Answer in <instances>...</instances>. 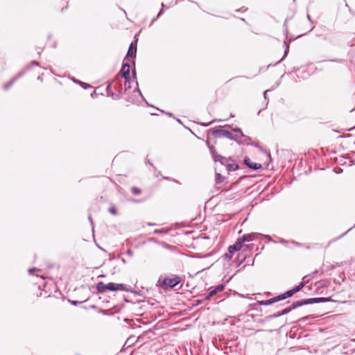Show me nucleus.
Instances as JSON below:
<instances>
[{
  "mask_svg": "<svg viewBox=\"0 0 355 355\" xmlns=\"http://www.w3.org/2000/svg\"><path fill=\"white\" fill-rule=\"evenodd\" d=\"M96 289L99 293H104L106 291H129L130 289L125 284H116L113 282H110L107 284L101 282H98L96 285Z\"/></svg>",
  "mask_w": 355,
  "mask_h": 355,
  "instance_id": "obj_1",
  "label": "nucleus"
},
{
  "mask_svg": "<svg viewBox=\"0 0 355 355\" xmlns=\"http://www.w3.org/2000/svg\"><path fill=\"white\" fill-rule=\"evenodd\" d=\"M261 235L260 233L252 232L243 234L242 236L239 237L234 244L231 245L232 250H241L243 243L245 242H250L257 239Z\"/></svg>",
  "mask_w": 355,
  "mask_h": 355,
  "instance_id": "obj_2",
  "label": "nucleus"
},
{
  "mask_svg": "<svg viewBox=\"0 0 355 355\" xmlns=\"http://www.w3.org/2000/svg\"><path fill=\"white\" fill-rule=\"evenodd\" d=\"M182 280V278L178 275H173L171 277L159 278L158 282L163 289L173 288L178 285Z\"/></svg>",
  "mask_w": 355,
  "mask_h": 355,
  "instance_id": "obj_3",
  "label": "nucleus"
},
{
  "mask_svg": "<svg viewBox=\"0 0 355 355\" xmlns=\"http://www.w3.org/2000/svg\"><path fill=\"white\" fill-rule=\"evenodd\" d=\"M304 286V283L301 282L298 286H295L291 290L285 292L284 294L278 295L279 301L291 297L293 295L300 291Z\"/></svg>",
  "mask_w": 355,
  "mask_h": 355,
  "instance_id": "obj_4",
  "label": "nucleus"
},
{
  "mask_svg": "<svg viewBox=\"0 0 355 355\" xmlns=\"http://www.w3.org/2000/svg\"><path fill=\"white\" fill-rule=\"evenodd\" d=\"M211 134L216 138L225 137L230 139L232 137V133L227 130L223 129L221 126H219L218 129L212 130Z\"/></svg>",
  "mask_w": 355,
  "mask_h": 355,
  "instance_id": "obj_5",
  "label": "nucleus"
},
{
  "mask_svg": "<svg viewBox=\"0 0 355 355\" xmlns=\"http://www.w3.org/2000/svg\"><path fill=\"white\" fill-rule=\"evenodd\" d=\"M327 301H329V299L326 297L309 298L302 302H296L295 303H294V307H298L300 306L308 304L324 302Z\"/></svg>",
  "mask_w": 355,
  "mask_h": 355,
  "instance_id": "obj_6",
  "label": "nucleus"
},
{
  "mask_svg": "<svg viewBox=\"0 0 355 355\" xmlns=\"http://www.w3.org/2000/svg\"><path fill=\"white\" fill-rule=\"evenodd\" d=\"M238 259L239 261V265L244 263V265L243 266L244 267L250 266L254 264V259L250 256L248 257L246 255L239 253Z\"/></svg>",
  "mask_w": 355,
  "mask_h": 355,
  "instance_id": "obj_7",
  "label": "nucleus"
},
{
  "mask_svg": "<svg viewBox=\"0 0 355 355\" xmlns=\"http://www.w3.org/2000/svg\"><path fill=\"white\" fill-rule=\"evenodd\" d=\"M279 242L288 248H292L293 246H296V247H304L308 249L309 248V245H306L304 244H302L301 243H298V242H296L294 241H287L284 239H280Z\"/></svg>",
  "mask_w": 355,
  "mask_h": 355,
  "instance_id": "obj_8",
  "label": "nucleus"
},
{
  "mask_svg": "<svg viewBox=\"0 0 355 355\" xmlns=\"http://www.w3.org/2000/svg\"><path fill=\"white\" fill-rule=\"evenodd\" d=\"M25 70H22L19 71L17 75H15L8 83L5 84L3 87L4 90H8L18 79L22 77L25 73Z\"/></svg>",
  "mask_w": 355,
  "mask_h": 355,
  "instance_id": "obj_9",
  "label": "nucleus"
},
{
  "mask_svg": "<svg viewBox=\"0 0 355 355\" xmlns=\"http://www.w3.org/2000/svg\"><path fill=\"white\" fill-rule=\"evenodd\" d=\"M130 64L128 63H123L122 68L120 71V74L125 79L130 78Z\"/></svg>",
  "mask_w": 355,
  "mask_h": 355,
  "instance_id": "obj_10",
  "label": "nucleus"
},
{
  "mask_svg": "<svg viewBox=\"0 0 355 355\" xmlns=\"http://www.w3.org/2000/svg\"><path fill=\"white\" fill-rule=\"evenodd\" d=\"M244 163L248 168H250L252 170H254V171L258 170L261 168V164L252 162L250 159L248 157H245Z\"/></svg>",
  "mask_w": 355,
  "mask_h": 355,
  "instance_id": "obj_11",
  "label": "nucleus"
},
{
  "mask_svg": "<svg viewBox=\"0 0 355 355\" xmlns=\"http://www.w3.org/2000/svg\"><path fill=\"white\" fill-rule=\"evenodd\" d=\"M224 289V286L220 284L217 286L214 289L211 290L208 295L205 297V300H209L212 296L216 295V293L223 291Z\"/></svg>",
  "mask_w": 355,
  "mask_h": 355,
  "instance_id": "obj_12",
  "label": "nucleus"
},
{
  "mask_svg": "<svg viewBox=\"0 0 355 355\" xmlns=\"http://www.w3.org/2000/svg\"><path fill=\"white\" fill-rule=\"evenodd\" d=\"M296 307H294V304L292 305V306L291 307H288V308H286L284 309L282 312L280 313H277L276 314H274V315H269L266 318V319H271V318H278V317H280L282 315H286L287 313H288L291 310L295 309Z\"/></svg>",
  "mask_w": 355,
  "mask_h": 355,
  "instance_id": "obj_13",
  "label": "nucleus"
},
{
  "mask_svg": "<svg viewBox=\"0 0 355 355\" xmlns=\"http://www.w3.org/2000/svg\"><path fill=\"white\" fill-rule=\"evenodd\" d=\"M279 301V298H278V296H277V297L270 298V299H269L268 300L258 301L257 302V304L268 306V305L272 304L273 303L277 302Z\"/></svg>",
  "mask_w": 355,
  "mask_h": 355,
  "instance_id": "obj_14",
  "label": "nucleus"
},
{
  "mask_svg": "<svg viewBox=\"0 0 355 355\" xmlns=\"http://www.w3.org/2000/svg\"><path fill=\"white\" fill-rule=\"evenodd\" d=\"M28 272L29 275H35L37 277H40L42 279H44L42 270L38 268H31Z\"/></svg>",
  "mask_w": 355,
  "mask_h": 355,
  "instance_id": "obj_15",
  "label": "nucleus"
},
{
  "mask_svg": "<svg viewBox=\"0 0 355 355\" xmlns=\"http://www.w3.org/2000/svg\"><path fill=\"white\" fill-rule=\"evenodd\" d=\"M136 53H137V46H136V45H134L133 43H131V44L129 46L126 57L135 58Z\"/></svg>",
  "mask_w": 355,
  "mask_h": 355,
  "instance_id": "obj_16",
  "label": "nucleus"
},
{
  "mask_svg": "<svg viewBox=\"0 0 355 355\" xmlns=\"http://www.w3.org/2000/svg\"><path fill=\"white\" fill-rule=\"evenodd\" d=\"M135 78V76H134L132 80H131L130 78L129 79H125L124 92L127 91L128 89L132 87L131 83L134 82Z\"/></svg>",
  "mask_w": 355,
  "mask_h": 355,
  "instance_id": "obj_17",
  "label": "nucleus"
},
{
  "mask_svg": "<svg viewBox=\"0 0 355 355\" xmlns=\"http://www.w3.org/2000/svg\"><path fill=\"white\" fill-rule=\"evenodd\" d=\"M237 250H232L231 245H230L228 248V252L225 253L222 257L224 259L230 260L232 257L233 254Z\"/></svg>",
  "mask_w": 355,
  "mask_h": 355,
  "instance_id": "obj_18",
  "label": "nucleus"
},
{
  "mask_svg": "<svg viewBox=\"0 0 355 355\" xmlns=\"http://www.w3.org/2000/svg\"><path fill=\"white\" fill-rule=\"evenodd\" d=\"M214 159L215 162H219L223 165L225 164V163L228 161V159L226 157L220 155H217L216 156H215Z\"/></svg>",
  "mask_w": 355,
  "mask_h": 355,
  "instance_id": "obj_19",
  "label": "nucleus"
},
{
  "mask_svg": "<svg viewBox=\"0 0 355 355\" xmlns=\"http://www.w3.org/2000/svg\"><path fill=\"white\" fill-rule=\"evenodd\" d=\"M241 137L243 138L241 140V144H246V145H252L251 144V138L248 136H246L243 134V136H241Z\"/></svg>",
  "mask_w": 355,
  "mask_h": 355,
  "instance_id": "obj_20",
  "label": "nucleus"
},
{
  "mask_svg": "<svg viewBox=\"0 0 355 355\" xmlns=\"http://www.w3.org/2000/svg\"><path fill=\"white\" fill-rule=\"evenodd\" d=\"M224 180H225V177H223L220 173H216V179H215L216 184H219L222 183L224 181Z\"/></svg>",
  "mask_w": 355,
  "mask_h": 355,
  "instance_id": "obj_21",
  "label": "nucleus"
},
{
  "mask_svg": "<svg viewBox=\"0 0 355 355\" xmlns=\"http://www.w3.org/2000/svg\"><path fill=\"white\" fill-rule=\"evenodd\" d=\"M207 146L209 147L210 153L211 154V155L213 157V159H214L215 157V156H216L218 155L216 151V150H215V148L213 146H211L208 141H207Z\"/></svg>",
  "mask_w": 355,
  "mask_h": 355,
  "instance_id": "obj_22",
  "label": "nucleus"
},
{
  "mask_svg": "<svg viewBox=\"0 0 355 355\" xmlns=\"http://www.w3.org/2000/svg\"><path fill=\"white\" fill-rule=\"evenodd\" d=\"M226 167L228 171H235L239 168V166L237 164H227Z\"/></svg>",
  "mask_w": 355,
  "mask_h": 355,
  "instance_id": "obj_23",
  "label": "nucleus"
},
{
  "mask_svg": "<svg viewBox=\"0 0 355 355\" xmlns=\"http://www.w3.org/2000/svg\"><path fill=\"white\" fill-rule=\"evenodd\" d=\"M284 45H285V51H284V55H283L282 58L277 63H279V62L283 60L285 58V57L288 53V51H289V43L287 42H284Z\"/></svg>",
  "mask_w": 355,
  "mask_h": 355,
  "instance_id": "obj_24",
  "label": "nucleus"
},
{
  "mask_svg": "<svg viewBox=\"0 0 355 355\" xmlns=\"http://www.w3.org/2000/svg\"><path fill=\"white\" fill-rule=\"evenodd\" d=\"M240 138H241L240 135H234L233 134H232V137H230V139L235 141L239 144H241L242 142H241V139Z\"/></svg>",
  "mask_w": 355,
  "mask_h": 355,
  "instance_id": "obj_25",
  "label": "nucleus"
},
{
  "mask_svg": "<svg viewBox=\"0 0 355 355\" xmlns=\"http://www.w3.org/2000/svg\"><path fill=\"white\" fill-rule=\"evenodd\" d=\"M131 191L134 195H139L141 193V190L136 187H132Z\"/></svg>",
  "mask_w": 355,
  "mask_h": 355,
  "instance_id": "obj_26",
  "label": "nucleus"
},
{
  "mask_svg": "<svg viewBox=\"0 0 355 355\" xmlns=\"http://www.w3.org/2000/svg\"><path fill=\"white\" fill-rule=\"evenodd\" d=\"M168 232V230H165V229H157V230H154V234H167Z\"/></svg>",
  "mask_w": 355,
  "mask_h": 355,
  "instance_id": "obj_27",
  "label": "nucleus"
},
{
  "mask_svg": "<svg viewBox=\"0 0 355 355\" xmlns=\"http://www.w3.org/2000/svg\"><path fill=\"white\" fill-rule=\"evenodd\" d=\"M252 248V245H248V244L243 243L241 250H243V251H247V250H250Z\"/></svg>",
  "mask_w": 355,
  "mask_h": 355,
  "instance_id": "obj_28",
  "label": "nucleus"
},
{
  "mask_svg": "<svg viewBox=\"0 0 355 355\" xmlns=\"http://www.w3.org/2000/svg\"><path fill=\"white\" fill-rule=\"evenodd\" d=\"M33 65H37L38 66L39 65V63L37 62V61H32L31 63L28 65L27 67H26L23 70H25L26 69H27L26 71H25V73L31 68V66H33Z\"/></svg>",
  "mask_w": 355,
  "mask_h": 355,
  "instance_id": "obj_29",
  "label": "nucleus"
},
{
  "mask_svg": "<svg viewBox=\"0 0 355 355\" xmlns=\"http://www.w3.org/2000/svg\"><path fill=\"white\" fill-rule=\"evenodd\" d=\"M112 82L111 81H107V94H109L110 93L112 92Z\"/></svg>",
  "mask_w": 355,
  "mask_h": 355,
  "instance_id": "obj_30",
  "label": "nucleus"
},
{
  "mask_svg": "<svg viewBox=\"0 0 355 355\" xmlns=\"http://www.w3.org/2000/svg\"><path fill=\"white\" fill-rule=\"evenodd\" d=\"M351 230V228H349L347 231H346L345 233H343V234H341L340 236L331 240L330 242H329V244L332 242H334V241H338V239H340V238H342L343 236H344L349 231Z\"/></svg>",
  "mask_w": 355,
  "mask_h": 355,
  "instance_id": "obj_31",
  "label": "nucleus"
},
{
  "mask_svg": "<svg viewBox=\"0 0 355 355\" xmlns=\"http://www.w3.org/2000/svg\"><path fill=\"white\" fill-rule=\"evenodd\" d=\"M232 130L236 133H239L240 135V137L243 136V133L242 132V130L241 128L236 127L234 128H232Z\"/></svg>",
  "mask_w": 355,
  "mask_h": 355,
  "instance_id": "obj_32",
  "label": "nucleus"
},
{
  "mask_svg": "<svg viewBox=\"0 0 355 355\" xmlns=\"http://www.w3.org/2000/svg\"><path fill=\"white\" fill-rule=\"evenodd\" d=\"M80 85L85 89H87L88 88H90L92 87V86L87 83H83V82H81V83H80Z\"/></svg>",
  "mask_w": 355,
  "mask_h": 355,
  "instance_id": "obj_33",
  "label": "nucleus"
},
{
  "mask_svg": "<svg viewBox=\"0 0 355 355\" xmlns=\"http://www.w3.org/2000/svg\"><path fill=\"white\" fill-rule=\"evenodd\" d=\"M227 119H215L213 121L210 122V123H204L202 124L203 126H208L209 124H211V123L214 122V121H218V122H221V121H227Z\"/></svg>",
  "mask_w": 355,
  "mask_h": 355,
  "instance_id": "obj_34",
  "label": "nucleus"
},
{
  "mask_svg": "<svg viewBox=\"0 0 355 355\" xmlns=\"http://www.w3.org/2000/svg\"><path fill=\"white\" fill-rule=\"evenodd\" d=\"M109 211H110V214H112L113 215H116L117 214L116 209L115 207H110Z\"/></svg>",
  "mask_w": 355,
  "mask_h": 355,
  "instance_id": "obj_35",
  "label": "nucleus"
},
{
  "mask_svg": "<svg viewBox=\"0 0 355 355\" xmlns=\"http://www.w3.org/2000/svg\"><path fill=\"white\" fill-rule=\"evenodd\" d=\"M136 85H137V87L135 89V92H138V93H139V96H140L141 97H143V95H142V94H141V92L140 89H139V87H138V83H137V81H136Z\"/></svg>",
  "mask_w": 355,
  "mask_h": 355,
  "instance_id": "obj_36",
  "label": "nucleus"
},
{
  "mask_svg": "<svg viewBox=\"0 0 355 355\" xmlns=\"http://www.w3.org/2000/svg\"><path fill=\"white\" fill-rule=\"evenodd\" d=\"M264 237L268 239V241H273L275 242L272 239V237L270 236V235H264Z\"/></svg>",
  "mask_w": 355,
  "mask_h": 355,
  "instance_id": "obj_37",
  "label": "nucleus"
},
{
  "mask_svg": "<svg viewBox=\"0 0 355 355\" xmlns=\"http://www.w3.org/2000/svg\"><path fill=\"white\" fill-rule=\"evenodd\" d=\"M331 62H342L343 60L342 59H334V60H330Z\"/></svg>",
  "mask_w": 355,
  "mask_h": 355,
  "instance_id": "obj_38",
  "label": "nucleus"
},
{
  "mask_svg": "<svg viewBox=\"0 0 355 355\" xmlns=\"http://www.w3.org/2000/svg\"><path fill=\"white\" fill-rule=\"evenodd\" d=\"M72 80H73V82H74L75 83L78 84V85H80V83H81V82H82L79 80L76 79L75 78H73Z\"/></svg>",
  "mask_w": 355,
  "mask_h": 355,
  "instance_id": "obj_39",
  "label": "nucleus"
},
{
  "mask_svg": "<svg viewBox=\"0 0 355 355\" xmlns=\"http://www.w3.org/2000/svg\"><path fill=\"white\" fill-rule=\"evenodd\" d=\"M164 10L162 8L157 15V18H159L163 14Z\"/></svg>",
  "mask_w": 355,
  "mask_h": 355,
  "instance_id": "obj_40",
  "label": "nucleus"
},
{
  "mask_svg": "<svg viewBox=\"0 0 355 355\" xmlns=\"http://www.w3.org/2000/svg\"><path fill=\"white\" fill-rule=\"evenodd\" d=\"M96 96H97V94H96V92L95 91H94V92L91 94V97H92V98H96Z\"/></svg>",
  "mask_w": 355,
  "mask_h": 355,
  "instance_id": "obj_41",
  "label": "nucleus"
},
{
  "mask_svg": "<svg viewBox=\"0 0 355 355\" xmlns=\"http://www.w3.org/2000/svg\"><path fill=\"white\" fill-rule=\"evenodd\" d=\"M270 92V89H268L266 91H265L264 94H263V96H264V98L266 100L267 99V93Z\"/></svg>",
  "mask_w": 355,
  "mask_h": 355,
  "instance_id": "obj_42",
  "label": "nucleus"
},
{
  "mask_svg": "<svg viewBox=\"0 0 355 355\" xmlns=\"http://www.w3.org/2000/svg\"><path fill=\"white\" fill-rule=\"evenodd\" d=\"M157 19H158V18H157V17H155V18H153V19H152L151 22H150V25H152V24H153L155 21H157Z\"/></svg>",
  "mask_w": 355,
  "mask_h": 355,
  "instance_id": "obj_43",
  "label": "nucleus"
},
{
  "mask_svg": "<svg viewBox=\"0 0 355 355\" xmlns=\"http://www.w3.org/2000/svg\"><path fill=\"white\" fill-rule=\"evenodd\" d=\"M147 225H149V226H155V225H156L155 223H148Z\"/></svg>",
  "mask_w": 355,
  "mask_h": 355,
  "instance_id": "obj_44",
  "label": "nucleus"
},
{
  "mask_svg": "<svg viewBox=\"0 0 355 355\" xmlns=\"http://www.w3.org/2000/svg\"><path fill=\"white\" fill-rule=\"evenodd\" d=\"M266 154H267V157L270 159H271L270 153L269 152H266Z\"/></svg>",
  "mask_w": 355,
  "mask_h": 355,
  "instance_id": "obj_45",
  "label": "nucleus"
},
{
  "mask_svg": "<svg viewBox=\"0 0 355 355\" xmlns=\"http://www.w3.org/2000/svg\"><path fill=\"white\" fill-rule=\"evenodd\" d=\"M307 19H308L309 21H311V17H310L309 15H307Z\"/></svg>",
  "mask_w": 355,
  "mask_h": 355,
  "instance_id": "obj_46",
  "label": "nucleus"
},
{
  "mask_svg": "<svg viewBox=\"0 0 355 355\" xmlns=\"http://www.w3.org/2000/svg\"><path fill=\"white\" fill-rule=\"evenodd\" d=\"M165 8V5L162 3V8Z\"/></svg>",
  "mask_w": 355,
  "mask_h": 355,
  "instance_id": "obj_47",
  "label": "nucleus"
},
{
  "mask_svg": "<svg viewBox=\"0 0 355 355\" xmlns=\"http://www.w3.org/2000/svg\"><path fill=\"white\" fill-rule=\"evenodd\" d=\"M168 114L170 116H172L173 114L171 113H168Z\"/></svg>",
  "mask_w": 355,
  "mask_h": 355,
  "instance_id": "obj_48",
  "label": "nucleus"
},
{
  "mask_svg": "<svg viewBox=\"0 0 355 355\" xmlns=\"http://www.w3.org/2000/svg\"><path fill=\"white\" fill-rule=\"evenodd\" d=\"M225 127L231 128V126H230V125H225Z\"/></svg>",
  "mask_w": 355,
  "mask_h": 355,
  "instance_id": "obj_49",
  "label": "nucleus"
},
{
  "mask_svg": "<svg viewBox=\"0 0 355 355\" xmlns=\"http://www.w3.org/2000/svg\"><path fill=\"white\" fill-rule=\"evenodd\" d=\"M89 220L91 221V223H92V218H91V217H90V216H89Z\"/></svg>",
  "mask_w": 355,
  "mask_h": 355,
  "instance_id": "obj_50",
  "label": "nucleus"
},
{
  "mask_svg": "<svg viewBox=\"0 0 355 355\" xmlns=\"http://www.w3.org/2000/svg\"><path fill=\"white\" fill-rule=\"evenodd\" d=\"M234 115L232 114H230V117H233Z\"/></svg>",
  "mask_w": 355,
  "mask_h": 355,
  "instance_id": "obj_51",
  "label": "nucleus"
},
{
  "mask_svg": "<svg viewBox=\"0 0 355 355\" xmlns=\"http://www.w3.org/2000/svg\"><path fill=\"white\" fill-rule=\"evenodd\" d=\"M177 121L179 122V123H181L180 120V119H177Z\"/></svg>",
  "mask_w": 355,
  "mask_h": 355,
  "instance_id": "obj_52",
  "label": "nucleus"
},
{
  "mask_svg": "<svg viewBox=\"0 0 355 355\" xmlns=\"http://www.w3.org/2000/svg\"><path fill=\"white\" fill-rule=\"evenodd\" d=\"M166 180H170L169 178H164Z\"/></svg>",
  "mask_w": 355,
  "mask_h": 355,
  "instance_id": "obj_53",
  "label": "nucleus"
},
{
  "mask_svg": "<svg viewBox=\"0 0 355 355\" xmlns=\"http://www.w3.org/2000/svg\"><path fill=\"white\" fill-rule=\"evenodd\" d=\"M151 240H152V241H156V240H155V239H151Z\"/></svg>",
  "mask_w": 355,
  "mask_h": 355,
  "instance_id": "obj_54",
  "label": "nucleus"
},
{
  "mask_svg": "<svg viewBox=\"0 0 355 355\" xmlns=\"http://www.w3.org/2000/svg\"><path fill=\"white\" fill-rule=\"evenodd\" d=\"M354 227H355V225H354Z\"/></svg>",
  "mask_w": 355,
  "mask_h": 355,
  "instance_id": "obj_55",
  "label": "nucleus"
}]
</instances>
